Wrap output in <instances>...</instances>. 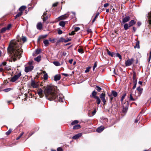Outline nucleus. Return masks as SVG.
Here are the masks:
<instances>
[{
	"mask_svg": "<svg viewBox=\"0 0 151 151\" xmlns=\"http://www.w3.org/2000/svg\"><path fill=\"white\" fill-rule=\"evenodd\" d=\"M133 29L134 32H135L136 30V28L134 27H133Z\"/></svg>",
	"mask_w": 151,
	"mask_h": 151,
	"instance_id": "obj_63",
	"label": "nucleus"
},
{
	"mask_svg": "<svg viewBox=\"0 0 151 151\" xmlns=\"http://www.w3.org/2000/svg\"><path fill=\"white\" fill-rule=\"evenodd\" d=\"M44 78L45 80H46L48 78V76L47 73L45 74L44 76Z\"/></svg>",
	"mask_w": 151,
	"mask_h": 151,
	"instance_id": "obj_42",
	"label": "nucleus"
},
{
	"mask_svg": "<svg viewBox=\"0 0 151 151\" xmlns=\"http://www.w3.org/2000/svg\"><path fill=\"white\" fill-rule=\"evenodd\" d=\"M136 99H134V98L132 95V94H130L129 95V100L130 101H134Z\"/></svg>",
	"mask_w": 151,
	"mask_h": 151,
	"instance_id": "obj_31",
	"label": "nucleus"
},
{
	"mask_svg": "<svg viewBox=\"0 0 151 151\" xmlns=\"http://www.w3.org/2000/svg\"><path fill=\"white\" fill-rule=\"evenodd\" d=\"M11 24H9L7 26V27H6V28L7 29V30H9V29L11 28Z\"/></svg>",
	"mask_w": 151,
	"mask_h": 151,
	"instance_id": "obj_53",
	"label": "nucleus"
},
{
	"mask_svg": "<svg viewBox=\"0 0 151 151\" xmlns=\"http://www.w3.org/2000/svg\"><path fill=\"white\" fill-rule=\"evenodd\" d=\"M117 56L120 59H122V58L121 55L118 53L116 54Z\"/></svg>",
	"mask_w": 151,
	"mask_h": 151,
	"instance_id": "obj_51",
	"label": "nucleus"
},
{
	"mask_svg": "<svg viewBox=\"0 0 151 151\" xmlns=\"http://www.w3.org/2000/svg\"><path fill=\"white\" fill-rule=\"evenodd\" d=\"M104 129V127L101 126L96 129V131L98 132H101Z\"/></svg>",
	"mask_w": 151,
	"mask_h": 151,
	"instance_id": "obj_14",
	"label": "nucleus"
},
{
	"mask_svg": "<svg viewBox=\"0 0 151 151\" xmlns=\"http://www.w3.org/2000/svg\"><path fill=\"white\" fill-rule=\"evenodd\" d=\"M99 15V13H98L96 14V16L92 20V22H94L96 19L97 17Z\"/></svg>",
	"mask_w": 151,
	"mask_h": 151,
	"instance_id": "obj_41",
	"label": "nucleus"
},
{
	"mask_svg": "<svg viewBox=\"0 0 151 151\" xmlns=\"http://www.w3.org/2000/svg\"><path fill=\"white\" fill-rule=\"evenodd\" d=\"M10 90H11V88H7L4 89V91L5 92H8L9 91H10Z\"/></svg>",
	"mask_w": 151,
	"mask_h": 151,
	"instance_id": "obj_46",
	"label": "nucleus"
},
{
	"mask_svg": "<svg viewBox=\"0 0 151 151\" xmlns=\"http://www.w3.org/2000/svg\"><path fill=\"white\" fill-rule=\"evenodd\" d=\"M59 24L60 26L64 27L65 24V22L64 21H61L60 22Z\"/></svg>",
	"mask_w": 151,
	"mask_h": 151,
	"instance_id": "obj_23",
	"label": "nucleus"
},
{
	"mask_svg": "<svg viewBox=\"0 0 151 151\" xmlns=\"http://www.w3.org/2000/svg\"><path fill=\"white\" fill-rule=\"evenodd\" d=\"M111 93L112 95L114 96V97H116L117 96V93L114 91H111Z\"/></svg>",
	"mask_w": 151,
	"mask_h": 151,
	"instance_id": "obj_26",
	"label": "nucleus"
},
{
	"mask_svg": "<svg viewBox=\"0 0 151 151\" xmlns=\"http://www.w3.org/2000/svg\"><path fill=\"white\" fill-rule=\"evenodd\" d=\"M105 94L103 93H102L100 95V97L101 99L102 102H103L104 105L105 104L106 102V100L105 98Z\"/></svg>",
	"mask_w": 151,
	"mask_h": 151,
	"instance_id": "obj_7",
	"label": "nucleus"
},
{
	"mask_svg": "<svg viewBox=\"0 0 151 151\" xmlns=\"http://www.w3.org/2000/svg\"><path fill=\"white\" fill-rule=\"evenodd\" d=\"M22 14V12H19L15 16V18H17L21 16Z\"/></svg>",
	"mask_w": 151,
	"mask_h": 151,
	"instance_id": "obj_32",
	"label": "nucleus"
},
{
	"mask_svg": "<svg viewBox=\"0 0 151 151\" xmlns=\"http://www.w3.org/2000/svg\"><path fill=\"white\" fill-rule=\"evenodd\" d=\"M62 31L60 30H59L58 31V33L59 35H60L62 33Z\"/></svg>",
	"mask_w": 151,
	"mask_h": 151,
	"instance_id": "obj_57",
	"label": "nucleus"
},
{
	"mask_svg": "<svg viewBox=\"0 0 151 151\" xmlns=\"http://www.w3.org/2000/svg\"><path fill=\"white\" fill-rule=\"evenodd\" d=\"M91 67H88L86 68V70H85L86 73H87L89 71L90 69L91 68Z\"/></svg>",
	"mask_w": 151,
	"mask_h": 151,
	"instance_id": "obj_35",
	"label": "nucleus"
},
{
	"mask_svg": "<svg viewBox=\"0 0 151 151\" xmlns=\"http://www.w3.org/2000/svg\"><path fill=\"white\" fill-rule=\"evenodd\" d=\"M134 47L135 48H139V41H137L136 42V45L134 46Z\"/></svg>",
	"mask_w": 151,
	"mask_h": 151,
	"instance_id": "obj_25",
	"label": "nucleus"
},
{
	"mask_svg": "<svg viewBox=\"0 0 151 151\" xmlns=\"http://www.w3.org/2000/svg\"><path fill=\"white\" fill-rule=\"evenodd\" d=\"M78 120H75L74 121L72 122L71 123V124L72 125H74L78 123Z\"/></svg>",
	"mask_w": 151,
	"mask_h": 151,
	"instance_id": "obj_36",
	"label": "nucleus"
},
{
	"mask_svg": "<svg viewBox=\"0 0 151 151\" xmlns=\"http://www.w3.org/2000/svg\"><path fill=\"white\" fill-rule=\"evenodd\" d=\"M58 4V3H54L52 4V6H53V7L56 6Z\"/></svg>",
	"mask_w": 151,
	"mask_h": 151,
	"instance_id": "obj_58",
	"label": "nucleus"
},
{
	"mask_svg": "<svg viewBox=\"0 0 151 151\" xmlns=\"http://www.w3.org/2000/svg\"><path fill=\"white\" fill-rule=\"evenodd\" d=\"M73 59H71L70 60H69V62L70 63V64H72V62L73 61Z\"/></svg>",
	"mask_w": 151,
	"mask_h": 151,
	"instance_id": "obj_61",
	"label": "nucleus"
},
{
	"mask_svg": "<svg viewBox=\"0 0 151 151\" xmlns=\"http://www.w3.org/2000/svg\"><path fill=\"white\" fill-rule=\"evenodd\" d=\"M97 65V63L96 62H95L93 68V71H94L95 68L96 67Z\"/></svg>",
	"mask_w": 151,
	"mask_h": 151,
	"instance_id": "obj_44",
	"label": "nucleus"
},
{
	"mask_svg": "<svg viewBox=\"0 0 151 151\" xmlns=\"http://www.w3.org/2000/svg\"><path fill=\"white\" fill-rule=\"evenodd\" d=\"M35 52L37 54H39L41 52V50L40 49H37L36 50Z\"/></svg>",
	"mask_w": 151,
	"mask_h": 151,
	"instance_id": "obj_43",
	"label": "nucleus"
},
{
	"mask_svg": "<svg viewBox=\"0 0 151 151\" xmlns=\"http://www.w3.org/2000/svg\"><path fill=\"white\" fill-rule=\"evenodd\" d=\"M26 8V7L25 6H23L20 7L19 10L20 12H23V11Z\"/></svg>",
	"mask_w": 151,
	"mask_h": 151,
	"instance_id": "obj_20",
	"label": "nucleus"
},
{
	"mask_svg": "<svg viewBox=\"0 0 151 151\" xmlns=\"http://www.w3.org/2000/svg\"><path fill=\"white\" fill-rule=\"evenodd\" d=\"M130 18L129 16H126L123 19L122 22L123 23L127 22L129 20Z\"/></svg>",
	"mask_w": 151,
	"mask_h": 151,
	"instance_id": "obj_17",
	"label": "nucleus"
},
{
	"mask_svg": "<svg viewBox=\"0 0 151 151\" xmlns=\"http://www.w3.org/2000/svg\"><path fill=\"white\" fill-rule=\"evenodd\" d=\"M81 127V126H80V125H76L75 126H74V127H73V129H79Z\"/></svg>",
	"mask_w": 151,
	"mask_h": 151,
	"instance_id": "obj_30",
	"label": "nucleus"
},
{
	"mask_svg": "<svg viewBox=\"0 0 151 151\" xmlns=\"http://www.w3.org/2000/svg\"><path fill=\"white\" fill-rule=\"evenodd\" d=\"M41 56H38L36 58L34 59L37 62L40 61L41 60Z\"/></svg>",
	"mask_w": 151,
	"mask_h": 151,
	"instance_id": "obj_27",
	"label": "nucleus"
},
{
	"mask_svg": "<svg viewBox=\"0 0 151 151\" xmlns=\"http://www.w3.org/2000/svg\"><path fill=\"white\" fill-rule=\"evenodd\" d=\"M39 83L38 81L34 80L32 81L31 83V86L33 88H37L39 86Z\"/></svg>",
	"mask_w": 151,
	"mask_h": 151,
	"instance_id": "obj_5",
	"label": "nucleus"
},
{
	"mask_svg": "<svg viewBox=\"0 0 151 151\" xmlns=\"http://www.w3.org/2000/svg\"><path fill=\"white\" fill-rule=\"evenodd\" d=\"M78 52L81 53H83L84 52V51L80 47L78 49Z\"/></svg>",
	"mask_w": 151,
	"mask_h": 151,
	"instance_id": "obj_33",
	"label": "nucleus"
},
{
	"mask_svg": "<svg viewBox=\"0 0 151 151\" xmlns=\"http://www.w3.org/2000/svg\"><path fill=\"white\" fill-rule=\"evenodd\" d=\"M127 24H125L124 25V28L125 30H127L129 27Z\"/></svg>",
	"mask_w": 151,
	"mask_h": 151,
	"instance_id": "obj_29",
	"label": "nucleus"
},
{
	"mask_svg": "<svg viewBox=\"0 0 151 151\" xmlns=\"http://www.w3.org/2000/svg\"><path fill=\"white\" fill-rule=\"evenodd\" d=\"M61 78V76L60 74H57L54 76V80L55 81H57L60 80Z\"/></svg>",
	"mask_w": 151,
	"mask_h": 151,
	"instance_id": "obj_13",
	"label": "nucleus"
},
{
	"mask_svg": "<svg viewBox=\"0 0 151 151\" xmlns=\"http://www.w3.org/2000/svg\"><path fill=\"white\" fill-rule=\"evenodd\" d=\"M82 134L81 133H80L76 135H75L73 137V139H76L80 137L82 135Z\"/></svg>",
	"mask_w": 151,
	"mask_h": 151,
	"instance_id": "obj_15",
	"label": "nucleus"
},
{
	"mask_svg": "<svg viewBox=\"0 0 151 151\" xmlns=\"http://www.w3.org/2000/svg\"><path fill=\"white\" fill-rule=\"evenodd\" d=\"M21 75V72L18 73L11 78L10 81L12 82H15L19 78Z\"/></svg>",
	"mask_w": 151,
	"mask_h": 151,
	"instance_id": "obj_4",
	"label": "nucleus"
},
{
	"mask_svg": "<svg viewBox=\"0 0 151 151\" xmlns=\"http://www.w3.org/2000/svg\"><path fill=\"white\" fill-rule=\"evenodd\" d=\"M47 36V35H41V36H40L38 39V40H37V41L38 42H39L40 41V40L41 39H44V38H46Z\"/></svg>",
	"mask_w": 151,
	"mask_h": 151,
	"instance_id": "obj_16",
	"label": "nucleus"
},
{
	"mask_svg": "<svg viewBox=\"0 0 151 151\" xmlns=\"http://www.w3.org/2000/svg\"><path fill=\"white\" fill-rule=\"evenodd\" d=\"M71 40V38H68V39H65V42H68L70 41Z\"/></svg>",
	"mask_w": 151,
	"mask_h": 151,
	"instance_id": "obj_50",
	"label": "nucleus"
},
{
	"mask_svg": "<svg viewBox=\"0 0 151 151\" xmlns=\"http://www.w3.org/2000/svg\"><path fill=\"white\" fill-rule=\"evenodd\" d=\"M109 5V4L108 3H106L104 5V7H106L108 6Z\"/></svg>",
	"mask_w": 151,
	"mask_h": 151,
	"instance_id": "obj_59",
	"label": "nucleus"
},
{
	"mask_svg": "<svg viewBox=\"0 0 151 151\" xmlns=\"http://www.w3.org/2000/svg\"><path fill=\"white\" fill-rule=\"evenodd\" d=\"M75 34V32L74 31H73L71 33H69V35H73Z\"/></svg>",
	"mask_w": 151,
	"mask_h": 151,
	"instance_id": "obj_52",
	"label": "nucleus"
},
{
	"mask_svg": "<svg viewBox=\"0 0 151 151\" xmlns=\"http://www.w3.org/2000/svg\"><path fill=\"white\" fill-rule=\"evenodd\" d=\"M22 40L24 42L26 41L27 40L26 38V37H23L22 38Z\"/></svg>",
	"mask_w": 151,
	"mask_h": 151,
	"instance_id": "obj_49",
	"label": "nucleus"
},
{
	"mask_svg": "<svg viewBox=\"0 0 151 151\" xmlns=\"http://www.w3.org/2000/svg\"><path fill=\"white\" fill-rule=\"evenodd\" d=\"M62 75L63 76H68V74L66 73H62Z\"/></svg>",
	"mask_w": 151,
	"mask_h": 151,
	"instance_id": "obj_64",
	"label": "nucleus"
},
{
	"mask_svg": "<svg viewBox=\"0 0 151 151\" xmlns=\"http://www.w3.org/2000/svg\"><path fill=\"white\" fill-rule=\"evenodd\" d=\"M47 11H46V12H44L42 17L44 22L46 21L48 18V17L47 15Z\"/></svg>",
	"mask_w": 151,
	"mask_h": 151,
	"instance_id": "obj_9",
	"label": "nucleus"
},
{
	"mask_svg": "<svg viewBox=\"0 0 151 151\" xmlns=\"http://www.w3.org/2000/svg\"><path fill=\"white\" fill-rule=\"evenodd\" d=\"M96 90L99 92L100 91L101 89V88L98 86H96Z\"/></svg>",
	"mask_w": 151,
	"mask_h": 151,
	"instance_id": "obj_39",
	"label": "nucleus"
},
{
	"mask_svg": "<svg viewBox=\"0 0 151 151\" xmlns=\"http://www.w3.org/2000/svg\"><path fill=\"white\" fill-rule=\"evenodd\" d=\"M32 62H29L27 66L25 67L24 71L26 73L31 71L33 68Z\"/></svg>",
	"mask_w": 151,
	"mask_h": 151,
	"instance_id": "obj_3",
	"label": "nucleus"
},
{
	"mask_svg": "<svg viewBox=\"0 0 151 151\" xmlns=\"http://www.w3.org/2000/svg\"><path fill=\"white\" fill-rule=\"evenodd\" d=\"M42 27V25L40 22L38 23L37 25V28L39 30H41Z\"/></svg>",
	"mask_w": 151,
	"mask_h": 151,
	"instance_id": "obj_12",
	"label": "nucleus"
},
{
	"mask_svg": "<svg viewBox=\"0 0 151 151\" xmlns=\"http://www.w3.org/2000/svg\"><path fill=\"white\" fill-rule=\"evenodd\" d=\"M24 133V132H22L20 135V136L18 137L17 138V139H16L17 140H18V139H19L22 136V135Z\"/></svg>",
	"mask_w": 151,
	"mask_h": 151,
	"instance_id": "obj_45",
	"label": "nucleus"
},
{
	"mask_svg": "<svg viewBox=\"0 0 151 151\" xmlns=\"http://www.w3.org/2000/svg\"><path fill=\"white\" fill-rule=\"evenodd\" d=\"M43 43L44 44L45 46L47 47L49 45V41L47 40H45L43 41Z\"/></svg>",
	"mask_w": 151,
	"mask_h": 151,
	"instance_id": "obj_19",
	"label": "nucleus"
},
{
	"mask_svg": "<svg viewBox=\"0 0 151 151\" xmlns=\"http://www.w3.org/2000/svg\"><path fill=\"white\" fill-rule=\"evenodd\" d=\"M97 93L95 91H93L92 93V96L94 99L96 97H97V96H96Z\"/></svg>",
	"mask_w": 151,
	"mask_h": 151,
	"instance_id": "obj_28",
	"label": "nucleus"
},
{
	"mask_svg": "<svg viewBox=\"0 0 151 151\" xmlns=\"http://www.w3.org/2000/svg\"><path fill=\"white\" fill-rule=\"evenodd\" d=\"M7 29L6 28V27H5L2 28L1 30V33L4 32Z\"/></svg>",
	"mask_w": 151,
	"mask_h": 151,
	"instance_id": "obj_34",
	"label": "nucleus"
},
{
	"mask_svg": "<svg viewBox=\"0 0 151 151\" xmlns=\"http://www.w3.org/2000/svg\"><path fill=\"white\" fill-rule=\"evenodd\" d=\"M96 110H94L92 112L93 115L94 114H96Z\"/></svg>",
	"mask_w": 151,
	"mask_h": 151,
	"instance_id": "obj_62",
	"label": "nucleus"
},
{
	"mask_svg": "<svg viewBox=\"0 0 151 151\" xmlns=\"http://www.w3.org/2000/svg\"><path fill=\"white\" fill-rule=\"evenodd\" d=\"M53 63L57 66H60L61 65V64L58 61H54Z\"/></svg>",
	"mask_w": 151,
	"mask_h": 151,
	"instance_id": "obj_22",
	"label": "nucleus"
},
{
	"mask_svg": "<svg viewBox=\"0 0 151 151\" xmlns=\"http://www.w3.org/2000/svg\"><path fill=\"white\" fill-rule=\"evenodd\" d=\"M58 151H63V149L61 147H59L57 148Z\"/></svg>",
	"mask_w": 151,
	"mask_h": 151,
	"instance_id": "obj_54",
	"label": "nucleus"
},
{
	"mask_svg": "<svg viewBox=\"0 0 151 151\" xmlns=\"http://www.w3.org/2000/svg\"><path fill=\"white\" fill-rule=\"evenodd\" d=\"M37 94L40 98H42L44 96V93L43 90L41 88H38L37 91Z\"/></svg>",
	"mask_w": 151,
	"mask_h": 151,
	"instance_id": "obj_6",
	"label": "nucleus"
},
{
	"mask_svg": "<svg viewBox=\"0 0 151 151\" xmlns=\"http://www.w3.org/2000/svg\"><path fill=\"white\" fill-rule=\"evenodd\" d=\"M44 93L47 99L50 101L63 102L64 96L63 95L54 90L51 86H47L46 87Z\"/></svg>",
	"mask_w": 151,
	"mask_h": 151,
	"instance_id": "obj_1",
	"label": "nucleus"
},
{
	"mask_svg": "<svg viewBox=\"0 0 151 151\" xmlns=\"http://www.w3.org/2000/svg\"><path fill=\"white\" fill-rule=\"evenodd\" d=\"M96 100V102L99 105L101 103V100L99 96L96 97L95 98Z\"/></svg>",
	"mask_w": 151,
	"mask_h": 151,
	"instance_id": "obj_21",
	"label": "nucleus"
},
{
	"mask_svg": "<svg viewBox=\"0 0 151 151\" xmlns=\"http://www.w3.org/2000/svg\"><path fill=\"white\" fill-rule=\"evenodd\" d=\"M126 96V94H124L123 96H122V98L121 99V101L122 102L123 99H124L125 96Z\"/></svg>",
	"mask_w": 151,
	"mask_h": 151,
	"instance_id": "obj_40",
	"label": "nucleus"
},
{
	"mask_svg": "<svg viewBox=\"0 0 151 151\" xmlns=\"http://www.w3.org/2000/svg\"><path fill=\"white\" fill-rule=\"evenodd\" d=\"M109 97L110 98V101H112L113 100V97H112V96L111 95H109Z\"/></svg>",
	"mask_w": 151,
	"mask_h": 151,
	"instance_id": "obj_60",
	"label": "nucleus"
},
{
	"mask_svg": "<svg viewBox=\"0 0 151 151\" xmlns=\"http://www.w3.org/2000/svg\"><path fill=\"white\" fill-rule=\"evenodd\" d=\"M12 130L11 129H10L9 130L6 132V134L7 135L9 134L12 132Z\"/></svg>",
	"mask_w": 151,
	"mask_h": 151,
	"instance_id": "obj_38",
	"label": "nucleus"
},
{
	"mask_svg": "<svg viewBox=\"0 0 151 151\" xmlns=\"http://www.w3.org/2000/svg\"><path fill=\"white\" fill-rule=\"evenodd\" d=\"M56 39H55L53 38L52 39H50L49 40L50 42H51L52 43H54L55 42V40Z\"/></svg>",
	"mask_w": 151,
	"mask_h": 151,
	"instance_id": "obj_48",
	"label": "nucleus"
},
{
	"mask_svg": "<svg viewBox=\"0 0 151 151\" xmlns=\"http://www.w3.org/2000/svg\"><path fill=\"white\" fill-rule=\"evenodd\" d=\"M69 16V14H65L60 16L59 18L60 19H65L67 18Z\"/></svg>",
	"mask_w": 151,
	"mask_h": 151,
	"instance_id": "obj_11",
	"label": "nucleus"
},
{
	"mask_svg": "<svg viewBox=\"0 0 151 151\" xmlns=\"http://www.w3.org/2000/svg\"><path fill=\"white\" fill-rule=\"evenodd\" d=\"M80 29V28L79 27H76L75 28V30L74 31L75 32H77Z\"/></svg>",
	"mask_w": 151,
	"mask_h": 151,
	"instance_id": "obj_47",
	"label": "nucleus"
},
{
	"mask_svg": "<svg viewBox=\"0 0 151 151\" xmlns=\"http://www.w3.org/2000/svg\"><path fill=\"white\" fill-rule=\"evenodd\" d=\"M151 58V51L150 52V56H149V57L148 60V61L149 62L150 61Z\"/></svg>",
	"mask_w": 151,
	"mask_h": 151,
	"instance_id": "obj_55",
	"label": "nucleus"
},
{
	"mask_svg": "<svg viewBox=\"0 0 151 151\" xmlns=\"http://www.w3.org/2000/svg\"><path fill=\"white\" fill-rule=\"evenodd\" d=\"M19 44L18 41H12L9 45L8 50L11 52L14 61L20 58L22 52L21 45H19Z\"/></svg>",
	"mask_w": 151,
	"mask_h": 151,
	"instance_id": "obj_2",
	"label": "nucleus"
},
{
	"mask_svg": "<svg viewBox=\"0 0 151 151\" xmlns=\"http://www.w3.org/2000/svg\"><path fill=\"white\" fill-rule=\"evenodd\" d=\"M6 62H4L2 63L1 64V66H2V65L5 66L6 65Z\"/></svg>",
	"mask_w": 151,
	"mask_h": 151,
	"instance_id": "obj_56",
	"label": "nucleus"
},
{
	"mask_svg": "<svg viewBox=\"0 0 151 151\" xmlns=\"http://www.w3.org/2000/svg\"><path fill=\"white\" fill-rule=\"evenodd\" d=\"M137 90L140 94L142 93L143 91L142 88H141L140 87H138L137 88Z\"/></svg>",
	"mask_w": 151,
	"mask_h": 151,
	"instance_id": "obj_24",
	"label": "nucleus"
},
{
	"mask_svg": "<svg viewBox=\"0 0 151 151\" xmlns=\"http://www.w3.org/2000/svg\"><path fill=\"white\" fill-rule=\"evenodd\" d=\"M147 17V22L150 25H151V11L148 13Z\"/></svg>",
	"mask_w": 151,
	"mask_h": 151,
	"instance_id": "obj_10",
	"label": "nucleus"
},
{
	"mask_svg": "<svg viewBox=\"0 0 151 151\" xmlns=\"http://www.w3.org/2000/svg\"><path fill=\"white\" fill-rule=\"evenodd\" d=\"M135 23V22L134 20H132L129 24V27H130L134 25Z\"/></svg>",
	"mask_w": 151,
	"mask_h": 151,
	"instance_id": "obj_18",
	"label": "nucleus"
},
{
	"mask_svg": "<svg viewBox=\"0 0 151 151\" xmlns=\"http://www.w3.org/2000/svg\"><path fill=\"white\" fill-rule=\"evenodd\" d=\"M59 42H65V39L63 38V37H61L59 40Z\"/></svg>",
	"mask_w": 151,
	"mask_h": 151,
	"instance_id": "obj_37",
	"label": "nucleus"
},
{
	"mask_svg": "<svg viewBox=\"0 0 151 151\" xmlns=\"http://www.w3.org/2000/svg\"><path fill=\"white\" fill-rule=\"evenodd\" d=\"M133 59H128L127 60L125 61V64L127 66H128L131 65L133 62Z\"/></svg>",
	"mask_w": 151,
	"mask_h": 151,
	"instance_id": "obj_8",
	"label": "nucleus"
}]
</instances>
